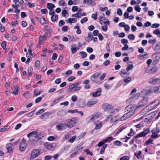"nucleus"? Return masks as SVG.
Masks as SVG:
<instances>
[{
  "mask_svg": "<svg viewBox=\"0 0 160 160\" xmlns=\"http://www.w3.org/2000/svg\"><path fill=\"white\" fill-rule=\"evenodd\" d=\"M141 154V152L139 151L138 152H137L135 153V155L136 157L138 158L140 156Z\"/></svg>",
  "mask_w": 160,
  "mask_h": 160,
  "instance_id": "nucleus-54",
  "label": "nucleus"
},
{
  "mask_svg": "<svg viewBox=\"0 0 160 160\" xmlns=\"http://www.w3.org/2000/svg\"><path fill=\"white\" fill-rule=\"evenodd\" d=\"M71 50L72 51V53L73 54V53H75L77 51V48H72V47L71 48Z\"/></svg>",
  "mask_w": 160,
  "mask_h": 160,
  "instance_id": "nucleus-46",
  "label": "nucleus"
},
{
  "mask_svg": "<svg viewBox=\"0 0 160 160\" xmlns=\"http://www.w3.org/2000/svg\"><path fill=\"white\" fill-rule=\"evenodd\" d=\"M76 138V136H74L72 137L71 138H70L68 140V142H73L75 140Z\"/></svg>",
  "mask_w": 160,
  "mask_h": 160,
  "instance_id": "nucleus-33",
  "label": "nucleus"
},
{
  "mask_svg": "<svg viewBox=\"0 0 160 160\" xmlns=\"http://www.w3.org/2000/svg\"><path fill=\"white\" fill-rule=\"evenodd\" d=\"M40 23L42 24H44L46 23L45 20L43 18H40Z\"/></svg>",
  "mask_w": 160,
  "mask_h": 160,
  "instance_id": "nucleus-35",
  "label": "nucleus"
},
{
  "mask_svg": "<svg viewBox=\"0 0 160 160\" xmlns=\"http://www.w3.org/2000/svg\"><path fill=\"white\" fill-rule=\"evenodd\" d=\"M58 16L56 14H53L52 15L51 17V20L53 22H55L58 20Z\"/></svg>",
  "mask_w": 160,
  "mask_h": 160,
  "instance_id": "nucleus-21",
  "label": "nucleus"
},
{
  "mask_svg": "<svg viewBox=\"0 0 160 160\" xmlns=\"http://www.w3.org/2000/svg\"><path fill=\"white\" fill-rule=\"evenodd\" d=\"M129 157L128 156H125L121 157L120 160H129Z\"/></svg>",
  "mask_w": 160,
  "mask_h": 160,
  "instance_id": "nucleus-37",
  "label": "nucleus"
},
{
  "mask_svg": "<svg viewBox=\"0 0 160 160\" xmlns=\"http://www.w3.org/2000/svg\"><path fill=\"white\" fill-rule=\"evenodd\" d=\"M148 101V99L147 98H143L138 103L137 107H143L147 104Z\"/></svg>",
  "mask_w": 160,
  "mask_h": 160,
  "instance_id": "nucleus-8",
  "label": "nucleus"
},
{
  "mask_svg": "<svg viewBox=\"0 0 160 160\" xmlns=\"http://www.w3.org/2000/svg\"><path fill=\"white\" fill-rule=\"evenodd\" d=\"M92 34L91 33H89L88 34V36L87 37V41L88 42L89 41H90L92 40Z\"/></svg>",
  "mask_w": 160,
  "mask_h": 160,
  "instance_id": "nucleus-28",
  "label": "nucleus"
},
{
  "mask_svg": "<svg viewBox=\"0 0 160 160\" xmlns=\"http://www.w3.org/2000/svg\"><path fill=\"white\" fill-rule=\"evenodd\" d=\"M27 5L30 8L33 7L34 6V4L32 3L28 2L27 4Z\"/></svg>",
  "mask_w": 160,
  "mask_h": 160,
  "instance_id": "nucleus-56",
  "label": "nucleus"
},
{
  "mask_svg": "<svg viewBox=\"0 0 160 160\" xmlns=\"http://www.w3.org/2000/svg\"><path fill=\"white\" fill-rule=\"evenodd\" d=\"M98 101L96 100H94L88 102L87 105L88 106L92 105L96 103Z\"/></svg>",
  "mask_w": 160,
  "mask_h": 160,
  "instance_id": "nucleus-22",
  "label": "nucleus"
},
{
  "mask_svg": "<svg viewBox=\"0 0 160 160\" xmlns=\"http://www.w3.org/2000/svg\"><path fill=\"white\" fill-rule=\"evenodd\" d=\"M101 91V88H98V91L92 93V95L93 97H96L100 95Z\"/></svg>",
  "mask_w": 160,
  "mask_h": 160,
  "instance_id": "nucleus-15",
  "label": "nucleus"
},
{
  "mask_svg": "<svg viewBox=\"0 0 160 160\" xmlns=\"http://www.w3.org/2000/svg\"><path fill=\"white\" fill-rule=\"evenodd\" d=\"M13 88H15L16 90V91H13L12 92V93L14 95H17L18 93V91L19 88L17 86L15 87L14 86H13V87H12V89H13Z\"/></svg>",
  "mask_w": 160,
  "mask_h": 160,
  "instance_id": "nucleus-24",
  "label": "nucleus"
},
{
  "mask_svg": "<svg viewBox=\"0 0 160 160\" xmlns=\"http://www.w3.org/2000/svg\"><path fill=\"white\" fill-rule=\"evenodd\" d=\"M39 153V150L37 149L34 150L32 151L31 157L33 158H35L38 155Z\"/></svg>",
  "mask_w": 160,
  "mask_h": 160,
  "instance_id": "nucleus-12",
  "label": "nucleus"
},
{
  "mask_svg": "<svg viewBox=\"0 0 160 160\" xmlns=\"http://www.w3.org/2000/svg\"><path fill=\"white\" fill-rule=\"evenodd\" d=\"M92 18H93L94 20H96L97 18V12L96 13L92 14Z\"/></svg>",
  "mask_w": 160,
  "mask_h": 160,
  "instance_id": "nucleus-51",
  "label": "nucleus"
},
{
  "mask_svg": "<svg viewBox=\"0 0 160 160\" xmlns=\"http://www.w3.org/2000/svg\"><path fill=\"white\" fill-rule=\"evenodd\" d=\"M128 38L129 39L133 40L135 39V36L133 34H130L128 36Z\"/></svg>",
  "mask_w": 160,
  "mask_h": 160,
  "instance_id": "nucleus-45",
  "label": "nucleus"
},
{
  "mask_svg": "<svg viewBox=\"0 0 160 160\" xmlns=\"http://www.w3.org/2000/svg\"><path fill=\"white\" fill-rule=\"evenodd\" d=\"M141 9V8L138 5L136 6L135 7V10L138 12H140Z\"/></svg>",
  "mask_w": 160,
  "mask_h": 160,
  "instance_id": "nucleus-42",
  "label": "nucleus"
},
{
  "mask_svg": "<svg viewBox=\"0 0 160 160\" xmlns=\"http://www.w3.org/2000/svg\"><path fill=\"white\" fill-rule=\"evenodd\" d=\"M113 143L117 146H120L121 142L120 141H116L113 142Z\"/></svg>",
  "mask_w": 160,
  "mask_h": 160,
  "instance_id": "nucleus-39",
  "label": "nucleus"
},
{
  "mask_svg": "<svg viewBox=\"0 0 160 160\" xmlns=\"http://www.w3.org/2000/svg\"><path fill=\"white\" fill-rule=\"evenodd\" d=\"M155 87H152L151 88L150 90H148V93H151L153 92H158L157 91H156L154 89V88H155Z\"/></svg>",
  "mask_w": 160,
  "mask_h": 160,
  "instance_id": "nucleus-30",
  "label": "nucleus"
},
{
  "mask_svg": "<svg viewBox=\"0 0 160 160\" xmlns=\"http://www.w3.org/2000/svg\"><path fill=\"white\" fill-rule=\"evenodd\" d=\"M72 100L73 102H75L77 100V97L76 95H73L72 97Z\"/></svg>",
  "mask_w": 160,
  "mask_h": 160,
  "instance_id": "nucleus-64",
  "label": "nucleus"
},
{
  "mask_svg": "<svg viewBox=\"0 0 160 160\" xmlns=\"http://www.w3.org/2000/svg\"><path fill=\"white\" fill-rule=\"evenodd\" d=\"M80 54H81V57L83 58H85L87 56V54L84 52H81Z\"/></svg>",
  "mask_w": 160,
  "mask_h": 160,
  "instance_id": "nucleus-34",
  "label": "nucleus"
},
{
  "mask_svg": "<svg viewBox=\"0 0 160 160\" xmlns=\"http://www.w3.org/2000/svg\"><path fill=\"white\" fill-rule=\"evenodd\" d=\"M159 26V24L158 23H155L152 25L151 27L152 28H157Z\"/></svg>",
  "mask_w": 160,
  "mask_h": 160,
  "instance_id": "nucleus-61",
  "label": "nucleus"
},
{
  "mask_svg": "<svg viewBox=\"0 0 160 160\" xmlns=\"http://www.w3.org/2000/svg\"><path fill=\"white\" fill-rule=\"evenodd\" d=\"M72 85L73 84H72L70 85L68 89L69 92H74L80 90L81 88V86H72Z\"/></svg>",
  "mask_w": 160,
  "mask_h": 160,
  "instance_id": "nucleus-6",
  "label": "nucleus"
},
{
  "mask_svg": "<svg viewBox=\"0 0 160 160\" xmlns=\"http://www.w3.org/2000/svg\"><path fill=\"white\" fill-rule=\"evenodd\" d=\"M23 95L26 98H28L29 96V93L28 92H27L26 93L23 94Z\"/></svg>",
  "mask_w": 160,
  "mask_h": 160,
  "instance_id": "nucleus-52",
  "label": "nucleus"
},
{
  "mask_svg": "<svg viewBox=\"0 0 160 160\" xmlns=\"http://www.w3.org/2000/svg\"><path fill=\"white\" fill-rule=\"evenodd\" d=\"M149 82L153 84H159L160 83V79L156 78L155 79H152L149 81Z\"/></svg>",
  "mask_w": 160,
  "mask_h": 160,
  "instance_id": "nucleus-14",
  "label": "nucleus"
},
{
  "mask_svg": "<svg viewBox=\"0 0 160 160\" xmlns=\"http://www.w3.org/2000/svg\"><path fill=\"white\" fill-rule=\"evenodd\" d=\"M133 68V65L132 64L129 65L126 68L127 71H129L132 69Z\"/></svg>",
  "mask_w": 160,
  "mask_h": 160,
  "instance_id": "nucleus-63",
  "label": "nucleus"
},
{
  "mask_svg": "<svg viewBox=\"0 0 160 160\" xmlns=\"http://www.w3.org/2000/svg\"><path fill=\"white\" fill-rule=\"evenodd\" d=\"M6 148L8 152H11L13 150V147L11 144H8L6 145Z\"/></svg>",
  "mask_w": 160,
  "mask_h": 160,
  "instance_id": "nucleus-16",
  "label": "nucleus"
},
{
  "mask_svg": "<svg viewBox=\"0 0 160 160\" xmlns=\"http://www.w3.org/2000/svg\"><path fill=\"white\" fill-rule=\"evenodd\" d=\"M117 13L120 16L122 15V10L120 8H118V9Z\"/></svg>",
  "mask_w": 160,
  "mask_h": 160,
  "instance_id": "nucleus-49",
  "label": "nucleus"
},
{
  "mask_svg": "<svg viewBox=\"0 0 160 160\" xmlns=\"http://www.w3.org/2000/svg\"><path fill=\"white\" fill-rule=\"evenodd\" d=\"M153 33L157 35L159 34H160V30L158 29H156L154 31Z\"/></svg>",
  "mask_w": 160,
  "mask_h": 160,
  "instance_id": "nucleus-43",
  "label": "nucleus"
},
{
  "mask_svg": "<svg viewBox=\"0 0 160 160\" xmlns=\"http://www.w3.org/2000/svg\"><path fill=\"white\" fill-rule=\"evenodd\" d=\"M149 131L148 129H145L144 131L140 132L137 135L135 136V138H138L139 137H144L146 135H147L149 132Z\"/></svg>",
  "mask_w": 160,
  "mask_h": 160,
  "instance_id": "nucleus-9",
  "label": "nucleus"
},
{
  "mask_svg": "<svg viewBox=\"0 0 160 160\" xmlns=\"http://www.w3.org/2000/svg\"><path fill=\"white\" fill-rule=\"evenodd\" d=\"M131 80V78L130 77L128 78H125L123 79V81L126 83H128Z\"/></svg>",
  "mask_w": 160,
  "mask_h": 160,
  "instance_id": "nucleus-26",
  "label": "nucleus"
},
{
  "mask_svg": "<svg viewBox=\"0 0 160 160\" xmlns=\"http://www.w3.org/2000/svg\"><path fill=\"white\" fill-rule=\"evenodd\" d=\"M65 126V124L64 123H61L58 124L56 126V127L57 128L58 130H60L62 129L64 126Z\"/></svg>",
  "mask_w": 160,
  "mask_h": 160,
  "instance_id": "nucleus-20",
  "label": "nucleus"
},
{
  "mask_svg": "<svg viewBox=\"0 0 160 160\" xmlns=\"http://www.w3.org/2000/svg\"><path fill=\"white\" fill-rule=\"evenodd\" d=\"M23 2V0H18L15 2V4L17 6H19L20 4H22Z\"/></svg>",
  "mask_w": 160,
  "mask_h": 160,
  "instance_id": "nucleus-29",
  "label": "nucleus"
},
{
  "mask_svg": "<svg viewBox=\"0 0 160 160\" xmlns=\"http://www.w3.org/2000/svg\"><path fill=\"white\" fill-rule=\"evenodd\" d=\"M136 109V108H135L134 107L132 106L131 105H129L127 106L126 108V110L128 111L129 109L131 110H130V111L128 112L125 113L120 118V120L123 121L131 117L134 113V111Z\"/></svg>",
  "mask_w": 160,
  "mask_h": 160,
  "instance_id": "nucleus-2",
  "label": "nucleus"
},
{
  "mask_svg": "<svg viewBox=\"0 0 160 160\" xmlns=\"http://www.w3.org/2000/svg\"><path fill=\"white\" fill-rule=\"evenodd\" d=\"M87 51L89 53H91L92 52L93 50L91 48H87Z\"/></svg>",
  "mask_w": 160,
  "mask_h": 160,
  "instance_id": "nucleus-62",
  "label": "nucleus"
},
{
  "mask_svg": "<svg viewBox=\"0 0 160 160\" xmlns=\"http://www.w3.org/2000/svg\"><path fill=\"white\" fill-rule=\"evenodd\" d=\"M65 24L64 22L62 20H61L59 23V26L60 27H62Z\"/></svg>",
  "mask_w": 160,
  "mask_h": 160,
  "instance_id": "nucleus-48",
  "label": "nucleus"
},
{
  "mask_svg": "<svg viewBox=\"0 0 160 160\" xmlns=\"http://www.w3.org/2000/svg\"><path fill=\"white\" fill-rule=\"evenodd\" d=\"M154 89L156 90V91H157L158 92H160V84L159 85V87H155L154 88Z\"/></svg>",
  "mask_w": 160,
  "mask_h": 160,
  "instance_id": "nucleus-44",
  "label": "nucleus"
},
{
  "mask_svg": "<svg viewBox=\"0 0 160 160\" xmlns=\"http://www.w3.org/2000/svg\"><path fill=\"white\" fill-rule=\"evenodd\" d=\"M94 124L96 126L95 129L97 130L100 129L102 125V122L99 121H96L94 122Z\"/></svg>",
  "mask_w": 160,
  "mask_h": 160,
  "instance_id": "nucleus-13",
  "label": "nucleus"
},
{
  "mask_svg": "<svg viewBox=\"0 0 160 160\" xmlns=\"http://www.w3.org/2000/svg\"><path fill=\"white\" fill-rule=\"evenodd\" d=\"M98 20L101 24L103 25V24H106V25H109V22L108 20L105 18L104 17H100Z\"/></svg>",
  "mask_w": 160,
  "mask_h": 160,
  "instance_id": "nucleus-7",
  "label": "nucleus"
},
{
  "mask_svg": "<svg viewBox=\"0 0 160 160\" xmlns=\"http://www.w3.org/2000/svg\"><path fill=\"white\" fill-rule=\"evenodd\" d=\"M77 21V20L74 18H69L68 19V22H67L69 23H74L76 22Z\"/></svg>",
  "mask_w": 160,
  "mask_h": 160,
  "instance_id": "nucleus-23",
  "label": "nucleus"
},
{
  "mask_svg": "<svg viewBox=\"0 0 160 160\" xmlns=\"http://www.w3.org/2000/svg\"><path fill=\"white\" fill-rule=\"evenodd\" d=\"M33 69L31 67H30L28 70V75H31L32 73V70Z\"/></svg>",
  "mask_w": 160,
  "mask_h": 160,
  "instance_id": "nucleus-59",
  "label": "nucleus"
},
{
  "mask_svg": "<svg viewBox=\"0 0 160 160\" xmlns=\"http://www.w3.org/2000/svg\"><path fill=\"white\" fill-rule=\"evenodd\" d=\"M46 39V37L44 35L40 36L39 38V44L44 43Z\"/></svg>",
  "mask_w": 160,
  "mask_h": 160,
  "instance_id": "nucleus-19",
  "label": "nucleus"
},
{
  "mask_svg": "<svg viewBox=\"0 0 160 160\" xmlns=\"http://www.w3.org/2000/svg\"><path fill=\"white\" fill-rule=\"evenodd\" d=\"M88 21V19L86 17H85L81 20V22L83 23Z\"/></svg>",
  "mask_w": 160,
  "mask_h": 160,
  "instance_id": "nucleus-53",
  "label": "nucleus"
},
{
  "mask_svg": "<svg viewBox=\"0 0 160 160\" xmlns=\"http://www.w3.org/2000/svg\"><path fill=\"white\" fill-rule=\"evenodd\" d=\"M152 48L156 51L160 49V42H158L156 45L152 46Z\"/></svg>",
  "mask_w": 160,
  "mask_h": 160,
  "instance_id": "nucleus-17",
  "label": "nucleus"
},
{
  "mask_svg": "<svg viewBox=\"0 0 160 160\" xmlns=\"http://www.w3.org/2000/svg\"><path fill=\"white\" fill-rule=\"evenodd\" d=\"M102 108L103 110L108 113H112L114 111L113 107L111 105L107 103L102 105Z\"/></svg>",
  "mask_w": 160,
  "mask_h": 160,
  "instance_id": "nucleus-3",
  "label": "nucleus"
},
{
  "mask_svg": "<svg viewBox=\"0 0 160 160\" xmlns=\"http://www.w3.org/2000/svg\"><path fill=\"white\" fill-rule=\"evenodd\" d=\"M65 114V112L63 110H61L59 111L57 115L58 116H64Z\"/></svg>",
  "mask_w": 160,
  "mask_h": 160,
  "instance_id": "nucleus-27",
  "label": "nucleus"
},
{
  "mask_svg": "<svg viewBox=\"0 0 160 160\" xmlns=\"http://www.w3.org/2000/svg\"><path fill=\"white\" fill-rule=\"evenodd\" d=\"M42 99V97H39L37 98L35 101L36 103H38L39 102H40Z\"/></svg>",
  "mask_w": 160,
  "mask_h": 160,
  "instance_id": "nucleus-58",
  "label": "nucleus"
},
{
  "mask_svg": "<svg viewBox=\"0 0 160 160\" xmlns=\"http://www.w3.org/2000/svg\"><path fill=\"white\" fill-rule=\"evenodd\" d=\"M27 136L29 138V140L31 141H37L40 139L42 137L41 133L37 131L29 133L28 134Z\"/></svg>",
  "mask_w": 160,
  "mask_h": 160,
  "instance_id": "nucleus-1",
  "label": "nucleus"
},
{
  "mask_svg": "<svg viewBox=\"0 0 160 160\" xmlns=\"http://www.w3.org/2000/svg\"><path fill=\"white\" fill-rule=\"evenodd\" d=\"M27 146V144L26 142L24 140H22L20 144V150L21 151H23L25 149Z\"/></svg>",
  "mask_w": 160,
  "mask_h": 160,
  "instance_id": "nucleus-11",
  "label": "nucleus"
},
{
  "mask_svg": "<svg viewBox=\"0 0 160 160\" xmlns=\"http://www.w3.org/2000/svg\"><path fill=\"white\" fill-rule=\"evenodd\" d=\"M152 141H153L152 139H149L145 143V144L146 145H149L150 144H152L153 143Z\"/></svg>",
  "mask_w": 160,
  "mask_h": 160,
  "instance_id": "nucleus-31",
  "label": "nucleus"
},
{
  "mask_svg": "<svg viewBox=\"0 0 160 160\" xmlns=\"http://www.w3.org/2000/svg\"><path fill=\"white\" fill-rule=\"evenodd\" d=\"M144 116H142L139 118L138 119H137L133 121L134 122H138L139 120H141L140 123L137 124L136 125L134 126V127H136L137 128H139L141 127H142L143 126V118H144Z\"/></svg>",
  "mask_w": 160,
  "mask_h": 160,
  "instance_id": "nucleus-5",
  "label": "nucleus"
},
{
  "mask_svg": "<svg viewBox=\"0 0 160 160\" xmlns=\"http://www.w3.org/2000/svg\"><path fill=\"white\" fill-rule=\"evenodd\" d=\"M81 16V13L80 12H78L77 13L75 14V17H76L77 18H80Z\"/></svg>",
  "mask_w": 160,
  "mask_h": 160,
  "instance_id": "nucleus-60",
  "label": "nucleus"
},
{
  "mask_svg": "<svg viewBox=\"0 0 160 160\" xmlns=\"http://www.w3.org/2000/svg\"><path fill=\"white\" fill-rule=\"evenodd\" d=\"M55 138L54 136H50L48 138V140L49 141H53L55 139Z\"/></svg>",
  "mask_w": 160,
  "mask_h": 160,
  "instance_id": "nucleus-38",
  "label": "nucleus"
},
{
  "mask_svg": "<svg viewBox=\"0 0 160 160\" xmlns=\"http://www.w3.org/2000/svg\"><path fill=\"white\" fill-rule=\"evenodd\" d=\"M55 5L52 3H48L47 4V8L49 9L50 10L52 9L53 8L55 7Z\"/></svg>",
  "mask_w": 160,
  "mask_h": 160,
  "instance_id": "nucleus-25",
  "label": "nucleus"
},
{
  "mask_svg": "<svg viewBox=\"0 0 160 160\" xmlns=\"http://www.w3.org/2000/svg\"><path fill=\"white\" fill-rule=\"evenodd\" d=\"M58 4L59 5H61L62 6H64L65 4V2L64 0H61L59 1Z\"/></svg>",
  "mask_w": 160,
  "mask_h": 160,
  "instance_id": "nucleus-47",
  "label": "nucleus"
},
{
  "mask_svg": "<svg viewBox=\"0 0 160 160\" xmlns=\"http://www.w3.org/2000/svg\"><path fill=\"white\" fill-rule=\"evenodd\" d=\"M32 53L31 49H28V52L26 53V56L27 57H29L31 56Z\"/></svg>",
  "mask_w": 160,
  "mask_h": 160,
  "instance_id": "nucleus-41",
  "label": "nucleus"
},
{
  "mask_svg": "<svg viewBox=\"0 0 160 160\" xmlns=\"http://www.w3.org/2000/svg\"><path fill=\"white\" fill-rule=\"evenodd\" d=\"M119 117L118 115L115 116L113 117L110 120V122L114 123L117 121L119 119Z\"/></svg>",
  "mask_w": 160,
  "mask_h": 160,
  "instance_id": "nucleus-18",
  "label": "nucleus"
},
{
  "mask_svg": "<svg viewBox=\"0 0 160 160\" xmlns=\"http://www.w3.org/2000/svg\"><path fill=\"white\" fill-rule=\"evenodd\" d=\"M57 56L58 54L56 53H54L52 55V59L53 60H55L57 58Z\"/></svg>",
  "mask_w": 160,
  "mask_h": 160,
  "instance_id": "nucleus-50",
  "label": "nucleus"
},
{
  "mask_svg": "<svg viewBox=\"0 0 160 160\" xmlns=\"http://www.w3.org/2000/svg\"><path fill=\"white\" fill-rule=\"evenodd\" d=\"M9 128V127L8 126L5 127L4 128H2L0 129V132L3 131L5 130H6V129H8Z\"/></svg>",
  "mask_w": 160,
  "mask_h": 160,
  "instance_id": "nucleus-57",
  "label": "nucleus"
},
{
  "mask_svg": "<svg viewBox=\"0 0 160 160\" xmlns=\"http://www.w3.org/2000/svg\"><path fill=\"white\" fill-rule=\"evenodd\" d=\"M156 42V39H151L149 40L148 42L149 43L154 44Z\"/></svg>",
  "mask_w": 160,
  "mask_h": 160,
  "instance_id": "nucleus-36",
  "label": "nucleus"
},
{
  "mask_svg": "<svg viewBox=\"0 0 160 160\" xmlns=\"http://www.w3.org/2000/svg\"><path fill=\"white\" fill-rule=\"evenodd\" d=\"M128 46L127 44H125L124 45V47H123L122 48V50L123 51H125L128 50Z\"/></svg>",
  "mask_w": 160,
  "mask_h": 160,
  "instance_id": "nucleus-55",
  "label": "nucleus"
},
{
  "mask_svg": "<svg viewBox=\"0 0 160 160\" xmlns=\"http://www.w3.org/2000/svg\"><path fill=\"white\" fill-rule=\"evenodd\" d=\"M78 121L77 118H72L70 121L68 122L67 125L69 128H71L75 125Z\"/></svg>",
  "mask_w": 160,
  "mask_h": 160,
  "instance_id": "nucleus-4",
  "label": "nucleus"
},
{
  "mask_svg": "<svg viewBox=\"0 0 160 160\" xmlns=\"http://www.w3.org/2000/svg\"><path fill=\"white\" fill-rule=\"evenodd\" d=\"M40 65V62L39 60L37 61L35 63V66L36 67L38 68L39 66Z\"/></svg>",
  "mask_w": 160,
  "mask_h": 160,
  "instance_id": "nucleus-40",
  "label": "nucleus"
},
{
  "mask_svg": "<svg viewBox=\"0 0 160 160\" xmlns=\"http://www.w3.org/2000/svg\"><path fill=\"white\" fill-rule=\"evenodd\" d=\"M101 73V72L95 73L93 75L91 76V79L93 81H95L97 83H99V82L96 81V80Z\"/></svg>",
  "mask_w": 160,
  "mask_h": 160,
  "instance_id": "nucleus-10",
  "label": "nucleus"
},
{
  "mask_svg": "<svg viewBox=\"0 0 160 160\" xmlns=\"http://www.w3.org/2000/svg\"><path fill=\"white\" fill-rule=\"evenodd\" d=\"M34 94L33 95V97H36L37 96L39 95L41 93V91H40L39 92H37V90L36 89L34 90Z\"/></svg>",
  "mask_w": 160,
  "mask_h": 160,
  "instance_id": "nucleus-32",
  "label": "nucleus"
}]
</instances>
